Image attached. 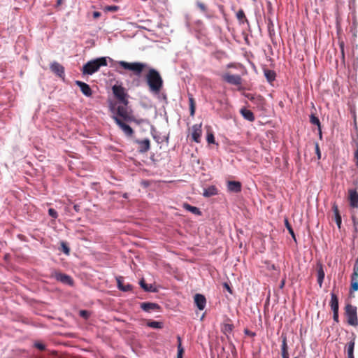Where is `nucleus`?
Segmentation results:
<instances>
[{
    "label": "nucleus",
    "instance_id": "f257e3e1",
    "mask_svg": "<svg viewBox=\"0 0 358 358\" xmlns=\"http://www.w3.org/2000/svg\"><path fill=\"white\" fill-rule=\"evenodd\" d=\"M145 78L150 90L159 93L163 86V80L159 73L155 69H150Z\"/></svg>",
    "mask_w": 358,
    "mask_h": 358
},
{
    "label": "nucleus",
    "instance_id": "f03ea898",
    "mask_svg": "<svg viewBox=\"0 0 358 358\" xmlns=\"http://www.w3.org/2000/svg\"><path fill=\"white\" fill-rule=\"evenodd\" d=\"M107 60L105 57L97 58L87 62L83 66V73L85 75H92L99 71L101 66H107Z\"/></svg>",
    "mask_w": 358,
    "mask_h": 358
},
{
    "label": "nucleus",
    "instance_id": "7ed1b4c3",
    "mask_svg": "<svg viewBox=\"0 0 358 358\" xmlns=\"http://www.w3.org/2000/svg\"><path fill=\"white\" fill-rule=\"evenodd\" d=\"M127 106H118L116 109L117 115L122 119L123 121L126 122H134L137 124H140L143 122V120H137L135 117L131 114V111H129Z\"/></svg>",
    "mask_w": 358,
    "mask_h": 358
},
{
    "label": "nucleus",
    "instance_id": "20e7f679",
    "mask_svg": "<svg viewBox=\"0 0 358 358\" xmlns=\"http://www.w3.org/2000/svg\"><path fill=\"white\" fill-rule=\"evenodd\" d=\"M118 64L126 70L131 71L134 74L139 76L147 67V64L141 62L129 63L125 61H120Z\"/></svg>",
    "mask_w": 358,
    "mask_h": 358
},
{
    "label": "nucleus",
    "instance_id": "39448f33",
    "mask_svg": "<svg viewBox=\"0 0 358 358\" xmlns=\"http://www.w3.org/2000/svg\"><path fill=\"white\" fill-rule=\"evenodd\" d=\"M112 91L115 97L118 100V101L120 103H122L124 106L128 105L129 95L127 93L124 87H123L122 85H115L112 87Z\"/></svg>",
    "mask_w": 358,
    "mask_h": 358
},
{
    "label": "nucleus",
    "instance_id": "423d86ee",
    "mask_svg": "<svg viewBox=\"0 0 358 358\" xmlns=\"http://www.w3.org/2000/svg\"><path fill=\"white\" fill-rule=\"evenodd\" d=\"M345 314L348 319V323L354 327L358 325L357 308L351 304H347L345 307Z\"/></svg>",
    "mask_w": 358,
    "mask_h": 358
},
{
    "label": "nucleus",
    "instance_id": "0eeeda50",
    "mask_svg": "<svg viewBox=\"0 0 358 358\" xmlns=\"http://www.w3.org/2000/svg\"><path fill=\"white\" fill-rule=\"evenodd\" d=\"M50 278H55L57 281L71 287L74 285V280L70 275L62 273L57 270H54L51 272Z\"/></svg>",
    "mask_w": 358,
    "mask_h": 358
},
{
    "label": "nucleus",
    "instance_id": "6e6552de",
    "mask_svg": "<svg viewBox=\"0 0 358 358\" xmlns=\"http://www.w3.org/2000/svg\"><path fill=\"white\" fill-rule=\"evenodd\" d=\"M113 120L115 122V123L117 124V125L122 129V131L124 132V134L127 136H128V137L133 136L134 131L133 129L129 125L126 124L122 120H121L118 117H116V116L113 117Z\"/></svg>",
    "mask_w": 358,
    "mask_h": 358
},
{
    "label": "nucleus",
    "instance_id": "1a4fd4ad",
    "mask_svg": "<svg viewBox=\"0 0 358 358\" xmlns=\"http://www.w3.org/2000/svg\"><path fill=\"white\" fill-rule=\"evenodd\" d=\"M222 78L227 83L234 85L241 84V77L239 75H231L229 73H225L222 75Z\"/></svg>",
    "mask_w": 358,
    "mask_h": 358
},
{
    "label": "nucleus",
    "instance_id": "9d476101",
    "mask_svg": "<svg viewBox=\"0 0 358 358\" xmlns=\"http://www.w3.org/2000/svg\"><path fill=\"white\" fill-rule=\"evenodd\" d=\"M201 123L196 124L192 127V138L196 143H200L202 134Z\"/></svg>",
    "mask_w": 358,
    "mask_h": 358
},
{
    "label": "nucleus",
    "instance_id": "9b49d317",
    "mask_svg": "<svg viewBox=\"0 0 358 358\" xmlns=\"http://www.w3.org/2000/svg\"><path fill=\"white\" fill-rule=\"evenodd\" d=\"M194 303L196 307L200 310H203L206 305V299L204 295L201 294H196L194 296Z\"/></svg>",
    "mask_w": 358,
    "mask_h": 358
},
{
    "label": "nucleus",
    "instance_id": "f8f14e48",
    "mask_svg": "<svg viewBox=\"0 0 358 358\" xmlns=\"http://www.w3.org/2000/svg\"><path fill=\"white\" fill-rule=\"evenodd\" d=\"M141 309L145 312L151 313L152 311L158 310L160 306L156 303L143 302L140 305Z\"/></svg>",
    "mask_w": 358,
    "mask_h": 358
},
{
    "label": "nucleus",
    "instance_id": "ddd939ff",
    "mask_svg": "<svg viewBox=\"0 0 358 358\" xmlns=\"http://www.w3.org/2000/svg\"><path fill=\"white\" fill-rule=\"evenodd\" d=\"M51 71L58 76L59 78H64V68L62 65L59 64L58 62H53L50 65Z\"/></svg>",
    "mask_w": 358,
    "mask_h": 358
},
{
    "label": "nucleus",
    "instance_id": "4468645a",
    "mask_svg": "<svg viewBox=\"0 0 358 358\" xmlns=\"http://www.w3.org/2000/svg\"><path fill=\"white\" fill-rule=\"evenodd\" d=\"M76 85L78 86L82 92V93L86 96H91L92 94V91L90 87V85L84 82L76 80Z\"/></svg>",
    "mask_w": 358,
    "mask_h": 358
},
{
    "label": "nucleus",
    "instance_id": "2eb2a0df",
    "mask_svg": "<svg viewBox=\"0 0 358 358\" xmlns=\"http://www.w3.org/2000/svg\"><path fill=\"white\" fill-rule=\"evenodd\" d=\"M244 96L258 106H262L264 103V99L260 95L245 93Z\"/></svg>",
    "mask_w": 358,
    "mask_h": 358
},
{
    "label": "nucleus",
    "instance_id": "dca6fc26",
    "mask_svg": "<svg viewBox=\"0 0 358 358\" xmlns=\"http://www.w3.org/2000/svg\"><path fill=\"white\" fill-rule=\"evenodd\" d=\"M317 269V283L319 287L321 288L322 287L323 281L325 276V273L323 268V265L322 263L318 262L316 266Z\"/></svg>",
    "mask_w": 358,
    "mask_h": 358
},
{
    "label": "nucleus",
    "instance_id": "f3484780",
    "mask_svg": "<svg viewBox=\"0 0 358 358\" xmlns=\"http://www.w3.org/2000/svg\"><path fill=\"white\" fill-rule=\"evenodd\" d=\"M136 143L138 144V151L141 153L148 152L150 148V141L148 138L144 140H136Z\"/></svg>",
    "mask_w": 358,
    "mask_h": 358
},
{
    "label": "nucleus",
    "instance_id": "a211bd4d",
    "mask_svg": "<svg viewBox=\"0 0 358 358\" xmlns=\"http://www.w3.org/2000/svg\"><path fill=\"white\" fill-rule=\"evenodd\" d=\"M349 201L350 205L352 208H357L358 206V193L355 189H349Z\"/></svg>",
    "mask_w": 358,
    "mask_h": 358
},
{
    "label": "nucleus",
    "instance_id": "6ab92c4d",
    "mask_svg": "<svg viewBox=\"0 0 358 358\" xmlns=\"http://www.w3.org/2000/svg\"><path fill=\"white\" fill-rule=\"evenodd\" d=\"M117 287L119 289L123 292H129L132 289V285L131 284H124V278L122 277L117 278Z\"/></svg>",
    "mask_w": 358,
    "mask_h": 358
},
{
    "label": "nucleus",
    "instance_id": "aec40b11",
    "mask_svg": "<svg viewBox=\"0 0 358 358\" xmlns=\"http://www.w3.org/2000/svg\"><path fill=\"white\" fill-rule=\"evenodd\" d=\"M227 188L229 192H240L241 191V183L238 181H229Z\"/></svg>",
    "mask_w": 358,
    "mask_h": 358
},
{
    "label": "nucleus",
    "instance_id": "412c9836",
    "mask_svg": "<svg viewBox=\"0 0 358 358\" xmlns=\"http://www.w3.org/2000/svg\"><path fill=\"white\" fill-rule=\"evenodd\" d=\"M332 210H333V212L334 213L336 223L339 229H341L342 220H341V216L340 215L338 206H337L336 202H334L332 204Z\"/></svg>",
    "mask_w": 358,
    "mask_h": 358
},
{
    "label": "nucleus",
    "instance_id": "4be33fe9",
    "mask_svg": "<svg viewBox=\"0 0 358 358\" xmlns=\"http://www.w3.org/2000/svg\"><path fill=\"white\" fill-rule=\"evenodd\" d=\"M218 193V190L217 187L214 185H211L207 188L203 189V195L205 197H210L212 196L217 195Z\"/></svg>",
    "mask_w": 358,
    "mask_h": 358
},
{
    "label": "nucleus",
    "instance_id": "5701e85b",
    "mask_svg": "<svg viewBox=\"0 0 358 358\" xmlns=\"http://www.w3.org/2000/svg\"><path fill=\"white\" fill-rule=\"evenodd\" d=\"M330 306L332 311H338V299L337 295L334 292L331 294Z\"/></svg>",
    "mask_w": 358,
    "mask_h": 358
},
{
    "label": "nucleus",
    "instance_id": "b1692460",
    "mask_svg": "<svg viewBox=\"0 0 358 358\" xmlns=\"http://www.w3.org/2000/svg\"><path fill=\"white\" fill-rule=\"evenodd\" d=\"M240 113L245 120L250 122H253L255 119L253 113L250 110L242 108L241 109Z\"/></svg>",
    "mask_w": 358,
    "mask_h": 358
},
{
    "label": "nucleus",
    "instance_id": "393cba45",
    "mask_svg": "<svg viewBox=\"0 0 358 358\" xmlns=\"http://www.w3.org/2000/svg\"><path fill=\"white\" fill-rule=\"evenodd\" d=\"M282 345H281V355L289 354L287 336L282 333L281 335Z\"/></svg>",
    "mask_w": 358,
    "mask_h": 358
},
{
    "label": "nucleus",
    "instance_id": "a878e982",
    "mask_svg": "<svg viewBox=\"0 0 358 358\" xmlns=\"http://www.w3.org/2000/svg\"><path fill=\"white\" fill-rule=\"evenodd\" d=\"M182 206L185 210L191 212L192 213H193L194 215H201V210L197 207L192 206L187 203H183Z\"/></svg>",
    "mask_w": 358,
    "mask_h": 358
},
{
    "label": "nucleus",
    "instance_id": "bb28decb",
    "mask_svg": "<svg viewBox=\"0 0 358 358\" xmlns=\"http://www.w3.org/2000/svg\"><path fill=\"white\" fill-rule=\"evenodd\" d=\"M355 338L354 337L353 339L350 341L348 343V349H347V351H348V358H355L354 357V348H355Z\"/></svg>",
    "mask_w": 358,
    "mask_h": 358
},
{
    "label": "nucleus",
    "instance_id": "cd10ccee",
    "mask_svg": "<svg viewBox=\"0 0 358 358\" xmlns=\"http://www.w3.org/2000/svg\"><path fill=\"white\" fill-rule=\"evenodd\" d=\"M264 76L269 83L273 82L275 79L276 74L274 71L270 69L264 70Z\"/></svg>",
    "mask_w": 358,
    "mask_h": 358
},
{
    "label": "nucleus",
    "instance_id": "c85d7f7f",
    "mask_svg": "<svg viewBox=\"0 0 358 358\" xmlns=\"http://www.w3.org/2000/svg\"><path fill=\"white\" fill-rule=\"evenodd\" d=\"M140 285L146 292H157L156 288L152 285L146 284L143 279H142L140 281Z\"/></svg>",
    "mask_w": 358,
    "mask_h": 358
},
{
    "label": "nucleus",
    "instance_id": "c756f323",
    "mask_svg": "<svg viewBox=\"0 0 358 358\" xmlns=\"http://www.w3.org/2000/svg\"><path fill=\"white\" fill-rule=\"evenodd\" d=\"M310 122L311 124L318 127L319 134H320V136L321 138L322 137L321 126H320V121L318 119V117H316L314 114H311L310 116Z\"/></svg>",
    "mask_w": 358,
    "mask_h": 358
},
{
    "label": "nucleus",
    "instance_id": "7c9ffc66",
    "mask_svg": "<svg viewBox=\"0 0 358 358\" xmlns=\"http://www.w3.org/2000/svg\"><path fill=\"white\" fill-rule=\"evenodd\" d=\"M356 274L352 275L351 276V287L350 292H355L358 290V277H356Z\"/></svg>",
    "mask_w": 358,
    "mask_h": 358
},
{
    "label": "nucleus",
    "instance_id": "2f4dec72",
    "mask_svg": "<svg viewBox=\"0 0 358 358\" xmlns=\"http://www.w3.org/2000/svg\"><path fill=\"white\" fill-rule=\"evenodd\" d=\"M236 18L239 21L240 24H243L244 22H248L243 9H240L236 13Z\"/></svg>",
    "mask_w": 358,
    "mask_h": 358
},
{
    "label": "nucleus",
    "instance_id": "473e14b6",
    "mask_svg": "<svg viewBox=\"0 0 358 358\" xmlns=\"http://www.w3.org/2000/svg\"><path fill=\"white\" fill-rule=\"evenodd\" d=\"M147 325L148 327L153 329H162L163 327V323L158 321L148 320Z\"/></svg>",
    "mask_w": 358,
    "mask_h": 358
},
{
    "label": "nucleus",
    "instance_id": "72a5a7b5",
    "mask_svg": "<svg viewBox=\"0 0 358 358\" xmlns=\"http://www.w3.org/2000/svg\"><path fill=\"white\" fill-rule=\"evenodd\" d=\"M178 353H177V358H182L183 354H184V348L182 346L181 343V338L180 337H178Z\"/></svg>",
    "mask_w": 358,
    "mask_h": 358
},
{
    "label": "nucleus",
    "instance_id": "f704fd0d",
    "mask_svg": "<svg viewBox=\"0 0 358 358\" xmlns=\"http://www.w3.org/2000/svg\"><path fill=\"white\" fill-rule=\"evenodd\" d=\"M285 227H286L287 229L288 230L289 233L292 236V238L296 242V238L295 234H294V230H293V229H292V227L291 224H289V222L287 219L285 220Z\"/></svg>",
    "mask_w": 358,
    "mask_h": 358
},
{
    "label": "nucleus",
    "instance_id": "c9c22d12",
    "mask_svg": "<svg viewBox=\"0 0 358 358\" xmlns=\"http://www.w3.org/2000/svg\"><path fill=\"white\" fill-rule=\"evenodd\" d=\"M234 329V325L232 324H224L222 327V331L224 334H231Z\"/></svg>",
    "mask_w": 358,
    "mask_h": 358
},
{
    "label": "nucleus",
    "instance_id": "e433bc0d",
    "mask_svg": "<svg viewBox=\"0 0 358 358\" xmlns=\"http://www.w3.org/2000/svg\"><path fill=\"white\" fill-rule=\"evenodd\" d=\"M60 246H61V250L66 255H69V253H70V248L67 245V244L64 242V241H62L60 243Z\"/></svg>",
    "mask_w": 358,
    "mask_h": 358
},
{
    "label": "nucleus",
    "instance_id": "4c0bfd02",
    "mask_svg": "<svg viewBox=\"0 0 358 358\" xmlns=\"http://www.w3.org/2000/svg\"><path fill=\"white\" fill-rule=\"evenodd\" d=\"M119 6L113 5V6H106L103 8V10L106 12H116L119 10Z\"/></svg>",
    "mask_w": 358,
    "mask_h": 358
},
{
    "label": "nucleus",
    "instance_id": "58836bf2",
    "mask_svg": "<svg viewBox=\"0 0 358 358\" xmlns=\"http://www.w3.org/2000/svg\"><path fill=\"white\" fill-rule=\"evenodd\" d=\"M34 347L40 350H45V345L40 342V341H36L34 344Z\"/></svg>",
    "mask_w": 358,
    "mask_h": 358
},
{
    "label": "nucleus",
    "instance_id": "ea45409f",
    "mask_svg": "<svg viewBox=\"0 0 358 358\" xmlns=\"http://www.w3.org/2000/svg\"><path fill=\"white\" fill-rule=\"evenodd\" d=\"M196 6L202 12L205 13L207 11V8L204 3L201 1H197Z\"/></svg>",
    "mask_w": 358,
    "mask_h": 358
},
{
    "label": "nucleus",
    "instance_id": "a19ab883",
    "mask_svg": "<svg viewBox=\"0 0 358 358\" xmlns=\"http://www.w3.org/2000/svg\"><path fill=\"white\" fill-rule=\"evenodd\" d=\"M206 140L208 143H215V137L212 132H208L207 134Z\"/></svg>",
    "mask_w": 358,
    "mask_h": 358
},
{
    "label": "nucleus",
    "instance_id": "79ce46f5",
    "mask_svg": "<svg viewBox=\"0 0 358 358\" xmlns=\"http://www.w3.org/2000/svg\"><path fill=\"white\" fill-rule=\"evenodd\" d=\"M48 214L53 218H57L58 216L57 212L53 208H50L48 210Z\"/></svg>",
    "mask_w": 358,
    "mask_h": 358
},
{
    "label": "nucleus",
    "instance_id": "37998d69",
    "mask_svg": "<svg viewBox=\"0 0 358 358\" xmlns=\"http://www.w3.org/2000/svg\"><path fill=\"white\" fill-rule=\"evenodd\" d=\"M80 315L84 318H87L90 315V313L87 310H83L80 311Z\"/></svg>",
    "mask_w": 358,
    "mask_h": 358
},
{
    "label": "nucleus",
    "instance_id": "c03bdc74",
    "mask_svg": "<svg viewBox=\"0 0 358 358\" xmlns=\"http://www.w3.org/2000/svg\"><path fill=\"white\" fill-rule=\"evenodd\" d=\"M315 152L317 155V158L320 159L321 158V152H320L319 144L317 143H315Z\"/></svg>",
    "mask_w": 358,
    "mask_h": 358
},
{
    "label": "nucleus",
    "instance_id": "a18cd8bd",
    "mask_svg": "<svg viewBox=\"0 0 358 358\" xmlns=\"http://www.w3.org/2000/svg\"><path fill=\"white\" fill-rule=\"evenodd\" d=\"M333 319L336 322H338V311H333Z\"/></svg>",
    "mask_w": 358,
    "mask_h": 358
},
{
    "label": "nucleus",
    "instance_id": "49530a36",
    "mask_svg": "<svg viewBox=\"0 0 358 358\" xmlns=\"http://www.w3.org/2000/svg\"><path fill=\"white\" fill-rule=\"evenodd\" d=\"M245 334L248 335V336H250L252 337H254L255 336V332H252L250 331V330L248 329H245Z\"/></svg>",
    "mask_w": 358,
    "mask_h": 358
},
{
    "label": "nucleus",
    "instance_id": "de8ad7c7",
    "mask_svg": "<svg viewBox=\"0 0 358 358\" xmlns=\"http://www.w3.org/2000/svg\"><path fill=\"white\" fill-rule=\"evenodd\" d=\"M353 270H354L353 273L352 275L356 274L357 275L356 277H358V264H355Z\"/></svg>",
    "mask_w": 358,
    "mask_h": 358
},
{
    "label": "nucleus",
    "instance_id": "09e8293b",
    "mask_svg": "<svg viewBox=\"0 0 358 358\" xmlns=\"http://www.w3.org/2000/svg\"><path fill=\"white\" fill-rule=\"evenodd\" d=\"M339 47L341 50H345V43L343 41H339Z\"/></svg>",
    "mask_w": 358,
    "mask_h": 358
},
{
    "label": "nucleus",
    "instance_id": "8fccbe9b",
    "mask_svg": "<svg viewBox=\"0 0 358 358\" xmlns=\"http://www.w3.org/2000/svg\"><path fill=\"white\" fill-rule=\"evenodd\" d=\"M189 107H192V106H195L194 99L192 96H190L189 98Z\"/></svg>",
    "mask_w": 358,
    "mask_h": 358
},
{
    "label": "nucleus",
    "instance_id": "3c124183",
    "mask_svg": "<svg viewBox=\"0 0 358 358\" xmlns=\"http://www.w3.org/2000/svg\"><path fill=\"white\" fill-rule=\"evenodd\" d=\"M189 111H190V115L193 117L195 113V106H192V107H189Z\"/></svg>",
    "mask_w": 358,
    "mask_h": 358
},
{
    "label": "nucleus",
    "instance_id": "603ef678",
    "mask_svg": "<svg viewBox=\"0 0 358 358\" xmlns=\"http://www.w3.org/2000/svg\"><path fill=\"white\" fill-rule=\"evenodd\" d=\"M101 16V13L100 12H98V11H94L93 13V17L94 19H97L98 17H99Z\"/></svg>",
    "mask_w": 358,
    "mask_h": 358
},
{
    "label": "nucleus",
    "instance_id": "864d4df0",
    "mask_svg": "<svg viewBox=\"0 0 358 358\" xmlns=\"http://www.w3.org/2000/svg\"><path fill=\"white\" fill-rule=\"evenodd\" d=\"M341 59L343 63H345V50H341Z\"/></svg>",
    "mask_w": 358,
    "mask_h": 358
},
{
    "label": "nucleus",
    "instance_id": "5fc2aeb1",
    "mask_svg": "<svg viewBox=\"0 0 358 358\" xmlns=\"http://www.w3.org/2000/svg\"><path fill=\"white\" fill-rule=\"evenodd\" d=\"M224 287L227 288V289L230 293L231 292V290L230 287H229L227 283H225V284H224Z\"/></svg>",
    "mask_w": 358,
    "mask_h": 358
},
{
    "label": "nucleus",
    "instance_id": "6e6d98bb",
    "mask_svg": "<svg viewBox=\"0 0 358 358\" xmlns=\"http://www.w3.org/2000/svg\"><path fill=\"white\" fill-rule=\"evenodd\" d=\"M282 358H289V354L281 355Z\"/></svg>",
    "mask_w": 358,
    "mask_h": 358
},
{
    "label": "nucleus",
    "instance_id": "4d7b16f0",
    "mask_svg": "<svg viewBox=\"0 0 358 358\" xmlns=\"http://www.w3.org/2000/svg\"><path fill=\"white\" fill-rule=\"evenodd\" d=\"M123 196H124V198H127V193H125V194L123 195Z\"/></svg>",
    "mask_w": 358,
    "mask_h": 358
},
{
    "label": "nucleus",
    "instance_id": "13d9d810",
    "mask_svg": "<svg viewBox=\"0 0 358 358\" xmlns=\"http://www.w3.org/2000/svg\"><path fill=\"white\" fill-rule=\"evenodd\" d=\"M354 225H355V229L357 230V224L355 222H354Z\"/></svg>",
    "mask_w": 358,
    "mask_h": 358
},
{
    "label": "nucleus",
    "instance_id": "bf43d9fd",
    "mask_svg": "<svg viewBox=\"0 0 358 358\" xmlns=\"http://www.w3.org/2000/svg\"><path fill=\"white\" fill-rule=\"evenodd\" d=\"M61 1H62V0H57V3H58V4H60V3H61Z\"/></svg>",
    "mask_w": 358,
    "mask_h": 358
},
{
    "label": "nucleus",
    "instance_id": "052dcab7",
    "mask_svg": "<svg viewBox=\"0 0 358 358\" xmlns=\"http://www.w3.org/2000/svg\"><path fill=\"white\" fill-rule=\"evenodd\" d=\"M356 264H358V258L356 259Z\"/></svg>",
    "mask_w": 358,
    "mask_h": 358
},
{
    "label": "nucleus",
    "instance_id": "680f3d73",
    "mask_svg": "<svg viewBox=\"0 0 358 358\" xmlns=\"http://www.w3.org/2000/svg\"><path fill=\"white\" fill-rule=\"evenodd\" d=\"M74 208L76 210H78V208H76V206H74Z\"/></svg>",
    "mask_w": 358,
    "mask_h": 358
},
{
    "label": "nucleus",
    "instance_id": "e2e57ef3",
    "mask_svg": "<svg viewBox=\"0 0 358 358\" xmlns=\"http://www.w3.org/2000/svg\"><path fill=\"white\" fill-rule=\"evenodd\" d=\"M74 208L76 210H78V208H76V206H74Z\"/></svg>",
    "mask_w": 358,
    "mask_h": 358
},
{
    "label": "nucleus",
    "instance_id": "0e129e2a",
    "mask_svg": "<svg viewBox=\"0 0 358 358\" xmlns=\"http://www.w3.org/2000/svg\"><path fill=\"white\" fill-rule=\"evenodd\" d=\"M294 358H298V357H294Z\"/></svg>",
    "mask_w": 358,
    "mask_h": 358
}]
</instances>
